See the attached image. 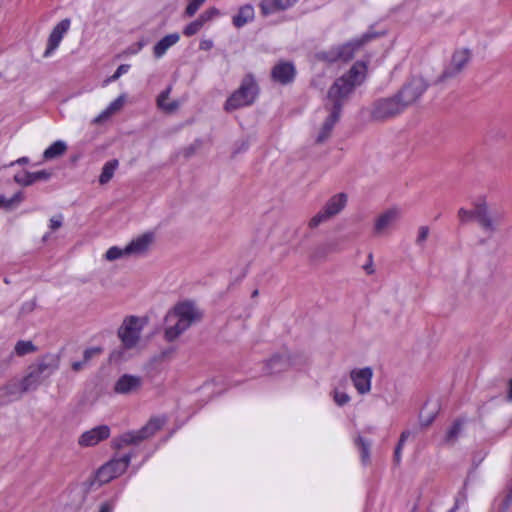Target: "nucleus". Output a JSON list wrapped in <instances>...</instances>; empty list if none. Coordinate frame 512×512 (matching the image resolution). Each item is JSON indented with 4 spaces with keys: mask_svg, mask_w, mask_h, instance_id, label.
<instances>
[{
    "mask_svg": "<svg viewBox=\"0 0 512 512\" xmlns=\"http://www.w3.org/2000/svg\"><path fill=\"white\" fill-rule=\"evenodd\" d=\"M365 71V64L357 62L346 74L337 78L328 89L324 100V109L328 112V116L316 137V143H324L330 137L335 124L340 119L342 107L354 89L363 82Z\"/></svg>",
    "mask_w": 512,
    "mask_h": 512,
    "instance_id": "f257e3e1",
    "label": "nucleus"
},
{
    "mask_svg": "<svg viewBox=\"0 0 512 512\" xmlns=\"http://www.w3.org/2000/svg\"><path fill=\"white\" fill-rule=\"evenodd\" d=\"M202 313L189 301L177 304L165 318V339L169 342L175 341L192 324L200 321Z\"/></svg>",
    "mask_w": 512,
    "mask_h": 512,
    "instance_id": "f03ea898",
    "label": "nucleus"
},
{
    "mask_svg": "<svg viewBox=\"0 0 512 512\" xmlns=\"http://www.w3.org/2000/svg\"><path fill=\"white\" fill-rule=\"evenodd\" d=\"M59 362L57 355L47 354L31 364L27 375L21 380V391L36 390L59 368Z\"/></svg>",
    "mask_w": 512,
    "mask_h": 512,
    "instance_id": "7ed1b4c3",
    "label": "nucleus"
},
{
    "mask_svg": "<svg viewBox=\"0 0 512 512\" xmlns=\"http://www.w3.org/2000/svg\"><path fill=\"white\" fill-rule=\"evenodd\" d=\"M259 94V86L252 74L243 77L241 84L226 100L224 109L227 112L253 104Z\"/></svg>",
    "mask_w": 512,
    "mask_h": 512,
    "instance_id": "20e7f679",
    "label": "nucleus"
},
{
    "mask_svg": "<svg viewBox=\"0 0 512 512\" xmlns=\"http://www.w3.org/2000/svg\"><path fill=\"white\" fill-rule=\"evenodd\" d=\"M504 217L502 209L489 207L485 200L476 202V222L485 233L491 235L497 232Z\"/></svg>",
    "mask_w": 512,
    "mask_h": 512,
    "instance_id": "39448f33",
    "label": "nucleus"
},
{
    "mask_svg": "<svg viewBox=\"0 0 512 512\" xmlns=\"http://www.w3.org/2000/svg\"><path fill=\"white\" fill-rule=\"evenodd\" d=\"M405 110L403 104L397 97L380 98L374 101L368 109L370 120L373 122H384L396 117Z\"/></svg>",
    "mask_w": 512,
    "mask_h": 512,
    "instance_id": "423d86ee",
    "label": "nucleus"
},
{
    "mask_svg": "<svg viewBox=\"0 0 512 512\" xmlns=\"http://www.w3.org/2000/svg\"><path fill=\"white\" fill-rule=\"evenodd\" d=\"M164 421L159 418L150 419L145 426L138 431H131L122 434L114 440V447L122 449L128 445H137L140 442L153 436L163 426Z\"/></svg>",
    "mask_w": 512,
    "mask_h": 512,
    "instance_id": "0eeeda50",
    "label": "nucleus"
},
{
    "mask_svg": "<svg viewBox=\"0 0 512 512\" xmlns=\"http://www.w3.org/2000/svg\"><path fill=\"white\" fill-rule=\"evenodd\" d=\"M347 194L338 193L333 195L324 205V207L315 214L308 222L311 229L317 228L320 224L329 221L334 216L338 215L347 204Z\"/></svg>",
    "mask_w": 512,
    "mask_h": 512,
    "instance_id": "6e6552de",
    "label": "nucleus"
},
{
    "mask_svg": "<svg viewBox=\"0 0 512 512\" xmlns=\"http://www.w3.org/2000/svg\"><path fill=\"white\" fill-rule=\"evenodd\" d=\"M373 37L374 35L364 34L359 39L348 42L342 46L332 48L327 52H322L318 56L320 59L328 62H336L338 60L345 62L349 61L354 57L355 52Z\"/></svg>",
    "mask_w": 512,
    "mask_h": 512,
    "instance_id": "1a4fd4ad",
    "label": "nucleus"
},
{
    "mask_svg": "<svg viewBox=\"0 0 512 512\" xmlns=\"http://www.w3.org/2000/svg\"><path fill=\"white\" fill-rule=\"evenodd\" d=\"M472 53L468 48H462L454 51L450 63L444 68L443 72L438 76L435 84L444 83L450 79L457 77L469 64Z\"/></svg>",
    "mask_w": 512,
    "mask_h": 512,
    "instance_id": "9d476101",
    "label": "nucleus"
},
{
    "mask_svg": "<svg viewBox=\"0 0 512 512\" xmlns=\"http://www.w3.org/2000/svg\"><path fill=\"white\" fill-rule=\"evenodd\" d=\"M429 84L420 76L411 77L396 93L404 108L414 104L427 90Z\"/></svg>",
    "mask_w": 512,
    "mask_h": 512,
    "instance_id": "9b49d317",
    "label": "nucleus"
},
{
    "mask_svg": "<svg viewBox=\"0 0 512 512\" xmlns=\"http://www.w3.org/2000/svg\"><path fill=\"white\" fill-rule=\"evenodd\" d=\"M143 325V319L136 316H128L123 320L118 336L125 348L131 349L137 345Z\"/></svg>",
    "mask_w": 512,
    "mask_h": 512,
    "instance_id": "f8f14e48",
    "label": "nucleus"
},
{
    "mask_svg": "<svg viewBox=\"0 0 512 512\" xmlns=\"http://www.w3.org/2000/svg\"><path fill=\"white\" fill-rule=\"evenodd\" d=\"M131 461V455L127 454L118 459H112L101 466L95 476V481L99 484H105L112 479L122 475L127 470Z\"/></svg>",
    "mask_w": 512,
    "mask_h": 512,
    "instance_id": "ddd939ff",
    "label": "nucleus"
},
{
    "mask_svg": "<svg viewBox=\"0 0 512 512\" xmlns=\"http://www.w3.org/2000/svg\"><path fill=\"white\" fill-rule=\"evenodd\" d=\"M155 241L153 232H146L132 240L124 249L113 246L107 250L104 256H123L124 254H144L149 251Z\"/></svg>",
    "mask_w": 512,
    "mask_h": 512,
    "instance_id": "4468645a",
    "label": "nucleus"
},
{
    "mask_svg": "<svg viewBox=\"0 0 512 512\" xmlns=\"http://www.w3.org/2000/svg\"><path fill=\"white\" fill-rule=\"evenodd\" d=\"M400 217L401 211L396 207L385 210L375 218L372 234L375 237L390 235Z\"/></svg>",
    "mask_w": 512,
    "mask_h": 512,
    "instance_id": "2eb2a0df",
    "label": "nucleus"
},
{
    "mask_svg": "<svg viewBox=\"0 0 512 512\" xmlns=\"http://www.w3.org/2000/svg\"><path fill=\"white\" fill-rule=\"evenodd\" d=\"M143 385V379L137 375L123 374L113 386V391L119 395H131L138 393Z\"/></svg>",
    "mask_w": 512,
    "mask_h": 512,
    "instance_id": "dca6fc26",
    "label": "nucleus"
},
{
    "mask_svg": "<svg viewBox=\"0 0 512 512\" xmlns=\"http://www.w3.org/2000/svg\"><path fill=\"white\" fill-rule=\"evenodd\" d=\"M295 76L296 69L292 62L280 61L271 70L272 80L282 85L293 82Z\"/></svg>",
    "mask_w": 512,
    "mask_h": 512,
    "instance_id": "f3484780",
    "label": "nucleus"
},
{
    "mask_svg": "<svg viewBox=\"0 0 512 512\" xmlns=\"http://www.w3.org/2000/svg\"><path fill=\"white\" fill-rule=\"evenodd\" d=\"M110 436V428L107 425L97 426L89 431L84 432L79 440L78 444L83 447L95 446L99 442L107 439Z\"/></svg>",
    "mask_w": 512,
    "mask_h": 512,
    "instance_id": "a211bd4d",
    "label": "nucleus"
},
{
    "mask_svg": "<svg viewBox=\"0 0 512 512\" xmlns=\"http://www.w3.org/2000/svg\"><path fill=\"white\" fill-rule=\"evenodd\" d=\"M373 376L372 369L365 367L362 369L352 370L350 378L353 382L354 387L359 394H366L371 390V379Z\"/></svg>",
    "mask_w": 512,
    "mask_h": 512,
    "instance_id": "6ab92c4d",
    "label": "nucleus"
},
{
    "mask_svg": "<svg viewBox=\"0 0 512 512\" xmlns=\"http://www.w3.org/2000/svg\"><path fill=\"white\" fill-rule=\"evenodd\" d=\"M70 20L63 19L52 30L49 35L47 48L44 52V57H48L59 46L64 34L69 30Z\"/></svg>",
    "mask_w": 512,
    "mask_h": 512,
    "instance_id": "aec40b11",
    "label": "nucleus"
},
{
    "mask_svg": "<svg viewBox=\"0 0 512 512\" xmlns=\"http://www.w3.org/2000/svg\"><path fill=\"white\" fill-rule=\"evenodd\" d=\"M291 365L288 354H276L265 363V371L267 374L273 375L288 369Z\"/></svg>",
    "mask_w": 512,
    "mask_h": 512,
    "instance_id": "412c9836",
    "label": "nucleus"
},
{
    "mask_svg": "<svg viewBox=\"0 0 512 512\" xmlns=\"http://www.w3.org/2000/svg\"><path fill=\"white\" fill-rule=\"evenodd\" d=\"M52 173L47 170L37 172L25 171L23 175L16 174L14 181L22 186H30L37 181H47L50 179Z\"/></svg>",
    "mask_w": 512,
    "mask_h": 512,
    "instance_id": "4be33fe9",
    "label": "nucleus"
},
{
    "mask_svg": "<svg viewBox=\"0 0 512 512\" xmlns=\"http://www.w3.org/2000/svg\"><path fill=\"white\" fill-rule=\"evenodd\" d=\"M297 0H263L260 3V10L264 16H268L277 11L286 10L291 7Z\"/></svg>",
    "mask_w": 512,
    "mask_h": 512,
    "instance_id": "5701e85b",
    "label": "nucleus"
},
{
    "mask_svg": "<svg viewBox=\"0 0 512 512\" xmlns=\"http://www.w3.org/2000/svg\"><path fill=\"white\" fill-rule=\"evenodd\" d=\"M180 39V36L178 33H172L168 34L165 37H163L160 41H158L154 48H153V54L155 58H161L166 51L175 45Z\"/></svg>",
    "mask_w": 512,
    "mask_h": 512,
    "instance_id": "b1692460",
    "label": "nucleus"
},
{
    "mask_svg": "<svg viewBox=\"0 0 512 512\" xmlns=\"http://www.w3.org/2000/svg\"><path fill=\"white\" fill-rule=\"evenodd\" d=\"M465 421L463 419H456L452 426L447 430L444 438L443 445L452 446L456 443L459 436L463 432Z\"/></svg>",
    "mask_w": 512,
    "mask_h": 512,
    "instance_id": "393cba45",
    "label": "nucleus"
},
{
    "mask_svg": "<svg viewBox=\"0 0 512 512\" xmlns=\"http://www.w3.org/2000/svg\"><path fill=\"white\" fill-rule=\"evenodd\" d=\"M254 18V9L251 5H244L239 8L238 13L233 16L232 23L236 28H241Z\"/></svg>",
    "mask_w": 512,
    "mask_h": 512,
    "instance_id": "a878e982",
    "label": "nucleus"
},
{
    "mask_svg": "<svg viewBox=\"0 0 512 512\" xmlns=\"http://www.w3.org/2000/svg\"><path fill=\"white\" fill-rule=\"evenodd\" d=\"M67 150V145L64 141L58 140L51 144L43 153L45 160H52L62 156Z\"/></svg>",
    "mask_w": 512,
    "mask_h": 512,
    "instance_id": "bb28decb",
    "label": "nucleus"
},
{
    "mask_svg": "<svg viewBox=\"0 0 512 512\" xmlns=\"http://www.w3.org/2000/svg\"><path fill=\"white\" fill-rule=\"evenodd\" d=\"M118 165L119 162L117 159L106 162L99 176V183L102 185L107 184L112 179L115 170L118 168Z\"/></svg>",
    "mask_w": 512,
    "mask_h": 512,
    "instance_id": "cd10ccee",
    "label": "nucleus"
},
{
    "mask_svg": "<svg viewBox=\"0 0 512 512\" xmlns=\"http://www.w3.org/2000/svg\"><path fill=\"white\" fill-rule=\"evenodd\" d=\"M2 393L6 397H19L24 392L21 391V381L11 382L2 388Z\"/></svg>",
    "mask_w": 512,
    "mask_h": 512,
    "instance_id": "c85d7f7f",
    "label": "nucleus"
},
{
    "mask_svg": "<svg viewBox=\"0 0 512 512\" xmlns=\"http://www.w3.org/2000/svg\"><path fill=\"white\" fill-rule=\"evenodd\" d=\"M15 352L19 356H23L32 353L36 350V347L31 341H18L14 348Z\"/></svg>",
    "mask_w": 512,
    "mask_h": 512,
    "instance_id": "c756f323",
    "label": "nucleus"
},
{
    "mask_svg": "<svg viewBox=\"0 0 512 512\" xmlns=\"http://www.w3.org/2000/svg\"><path fill=\"white\" fill-rule=\"evenodd\" d=\"M458 218L461 223H467L471 220L476 221V202L473 204V209L471 210L460 208L458 210Z\"/></svg>",
    "mask_w": 512,
    "mask_h": 512,
    "instance_id": "7c9ffc66",
    "label": "nucleus"
},
{
    "mask_svg": "<svg viewBox=\"0 0 512 512\" xmlns=\"http://www.w3.org/2000/svg\"><path fill=\"white\" fill-rule=\"evenodd\" d=\"M357 266L360 267L367 275L373 274L376 269L373 258H358Z\"/></svg>",
    "mask_w": 512,
    "mask_h": 512,
    "instance_id": "2f4dec72",
    "label": "nucleus"
},
{
    "mask_svg": "<svg viewBox=\"0 0 512 512\" xmlns=\"http://www.w3.org/2000/svg\"><path fill=\"white\" fill-rule=\"evenodd\" d=\"M203 25L204 23L198 17L196 20L192 21L184 28L183 34L188 37L193 36L200 31Z\"/></svg>",
    "mask_w": 512,
    "mask_h": 512,
    "instance_id": "473e14b6",
    "label": "nucleus"
},
{
    "mask_svg": "<svg viewBox=\"0 0 512 512\" xmlns=\"http://www.w3.org/2000/svg\"><path fill=\"white\" fill-rule=\"evenodd\" d=\"M206 0H188V5L185 10V15L192 17L196 14L198 9L204 4Z\"/></svg>",
    "mask_w": 512,
    "mask_h": 512,
    "instance_id": "72a5a7b5",
    "label": "nucleus"
},
{
    "mask_svg": "<svg viewBox=\"0 0 512 512\" xmlns=\"http://www.w3.org/2000/svg\"><path fill=\"white\" fill-rule=\"evenodd\" d=\"M430 233V229L426 225H422L418 228L417 237L415 239V243L418 246H423L425 241L427 240Z\"/></svg>",
    "mask_w": 512,
    "mask_h": 512,
    "instance_id": "f704fd0d",
    "label": "nucleus"
},
{
    "mask_svg": "<svg viewBox=\"0 0 512 512\" xmlns=\"http://www.w3.org/2000/svg\"><path fill=\"white\" fill-rule=\"evenodd\" d=\"M356 444L361 449V457L363 462H367L369 460V449L370 444L365 442L362 437H358L356 440Z\"/></svg>",
    "mask_w": 512,
    "mask_h": 512,
    "instance_id": "c9c22d12",
    "label": "nucleus"
},
{
    "mask_svg": "<svg viewBox=\"0 0 512 512\" xmlns=\"http://www.w3.org/2000/svg\"><path fill=\"white\" fill-rule=\"evenodd\" d=\"M333 398L338 406H343L347 404L350 400V396L347 393L340 392L338 390L334 391Z\"/></svg>",
    "mask_w": 512,
    "mask_h": 512,
    "instance_id": "e433bc0d",
    "label": "nucleus"
},
{
    "mask_svg": "<svg viewBox=\"0 0 512 512\" xmlns=\"http://www.w3.org/2000/svg\"><path fill=\"white\" fill-rule=\"evenodd\" d=\"M24 195L22 192H17L11 198H6L5 209H11L14 204H19L23 201Z\"/></svg>",
    "mask_w": 512,
    "mask_h": 512,
    "instance_id": "4c0bfd02",
    "label": "nucleus"
},
{
    "mask_svg": "<svg viewBox=\"0 0 512 512\" xmlns=\"http://www.w3.org/2000/svg\"><path fill=\"white\" fill-rule=\"evenodd\" d=\"M102 349L100 347H92L88 348L83 353V361L87 364L91 358L101 353Z\"/></svg>",
    "mask_w": 512,
    "mask_h": 512,
    "instance_id": "58836bf2",
    "label": "nucleus"
},
{
    "mask_svg": "<svg viewBox=\"0 0 512 512\" xmlns=\"http://www.w3.org/2000/svg\"><path fill=\"white\" fill-rule=\"evenodd\" d=\"M219 14V11L216 8H209L206 11H204L199 18L202 20V22L205 24L206 22L210 21L212 18L217 16Z\"/></svg>",
    "mask_w": 512,
    "mask_h": 512,
    "instance_id": "ea45409f",
    "label": "nucleus"
},
{
    "mask_svg": "<svg viewBox=\"0 0 512 512\" xmlns=\"http://www.w3.org/2000/svg\"><path fill=\"white\" fill-rule=\"evenodd\" d=\"M62 224H63V215L57 214V215L51 217L49 227H50L51 231H56L62 226Z\"/></svg>",
    "mask_w": 512,
    "mask_h": 512,
    "instance_id": "a19ab883",
    "label": "nucleus"
},
{
    "mask_svg": "<svg viewBox=\"0 0 512 512\" xmlns=\"http://www.w3.org/2000/svg\"><path fill=\"white\" fill-rule=\"evenodd\" d=\"M129 68H130V65H128V64H121L117 68L115 73L107 80V82L116 81L121 75L127 73Z\"/></svg>",
    "mask_w": 512,
    "mask_h": 512,
    "instance_id": "79ce46f5",
    "label": "nucleus"
},
{
    "mask_svg": "<svg viewBox=\"0 0 512 512\" xmlns=\"http://www.w3.org/2000/svg\"><path fill=\"white\" fill-rule=\"evenodd\" d=\"M123 103H124L123 96H119L117 99H115L113 102L110 103V105L107 107V109L112 114H114L115 112H117L118 110L121 109V107L123 106Z\"/></svg>",
    "mask_w": 512,
    "mask_h": 512,
    "instance_id": "37998d69",
    "label": "nucleus"
},
{
    "mask_svg": "<svg viewBox=\"0 0 512 512\" xmlns=\"http://www.w3.org/2000/svg\"><path fill=\"white\" fill-rule=\"evenodd\" d=\"M435 417H436L435 412L428 413L426 416L423 413H421L420 423L422 426L428 427L434 421Z\"/></svg>",
    "mask_w": 512,
    "mask_h": 512,
    "instance_id": "c03bdc74",
    "label": "nucleus"
},
{
    "mask_svg": "<svg viewBox=\"0 0 512 512\" xmlns=\"http://www.w3.org/2000/svg\"><path fill=\"white\" fill-rule=\"evenodd\" d=\"M171 88L168 87L164 91L160 93V95L157 98V104L159 107H165L166 100L169 98Z\"/></svg>",
    "mask_w": 512,
    "mask_h": 512,
    "instance_id": "a18cd8bd",
    "label": "nucleus"
},
{
    "mask_svg": "<svg viewBox=\"0 0 512 512\" xmlns=\"http://www.w3.org/2000/svg\"><path fill=\"white\" fill-rule=\"evenodd\" d=\"M111 115H113L107 108L101 113L99 114L94 120L93 122L96 123V124H99L105 120H107Z\"/></svg>",
    "mask_w": 512,
    "mask_h": 512,
    "instance_id": "49530a36",
    "label": "nucleus"
},
{
    "mask_svg": "<svg viewBox=\"0 0 512 512\" xmlns=\"http://www.w3.org/2000/svg\"><path fill=\"white\" fill-rule=\"evenodd\" d=\"M200 50L208 51L213 48V41L210 39H203L199 44Z\"/></svg>",
    "mask_w": 512,
    "mask_h": 512,
    "instance_id": "de8ad7c7",
    "label": "nucleus"
},
{
    "mask_svg": "<svg viewBox=\"0 0 512 512\" xmlns=\"http://www.w3.org/2000/svg\"><path fill=\"white\" fill-rule=\"evenodd\" d=\"M114 509V504L112 501H107L101 504L99 512H112Z\"/></svg>",
    "mask_w": 512,
    "mask_h": 512,
    "instance_id": "09e8293b",
    "label": "nucleus"
},
{
    "mask_svg": "<svg viewBox=\"0 0 512 512\" xmlns=\"http://www.w3.org/2000/svg\"><path fill=\"white\" fill-rule=\"evenodd\" d=\"M178 107H179L178 102L177 101H173V102L168 103V104L165 103V107H160V108L171 113V112L175 111Z\"/></svg>",
    "mask_w": 512,
    "mask_h": 512,
    "instance_id": "8fccbe9b",
    "label": "nucleus"
},
{
    "mask_svg": "<svg viewBox=\"0 0 512 512\" xmlns=\"http://www.w3.org/2000/svg\"><path fill=\"white\" fill-rule=\"evenodd\" d=\"M34 308H35V301L32 300V301H29V302L23 304L21 311L25 312V313H29V312H32L34 310Z\"/></svg>",
    "mask_w": 512,
    "mask_h": 512,
    "instance_id": "3c124183",
    "label": "nucleus"
},
{
    "mask_svg": "<svg viewBox=\"0 0 512 512\" xmlns=\"http://www.w3.org/2000/svg\"><path fill=\"white\" fill-rule=\"evenodd\" d=\"M29 161L30 160L28 157H21V158L17 159L16 161L9 163L7 166L11 167V166H14L15 164L25 165V164H28Z\"/></svg>",
    "mask_w": 512,
    "mask_h": 512,
    "instance_id": "603ef678",
    "label": "nucleus"
},
{
    "mask_svg": "<svg viewBox=\"0 0 512 512\" xmlns=\"http://www.w3.org/2000/svg\"><path fill=\"white\" fill-rule=\"evenodd\" d=\"M86 365V363L82 360V361H77V362H74L72 363V369L75 371V372H78L80 371L84 366Z\"/></svg>",
    "mask_w": 512,
    "mask_h": 512,
    "instance_id": "864d4df0",
    "label": "nucleus"
},
{
    "mask_svg": "<svg viewBox=\"0 0 512 512\" xmlns=\"http://www.w3.org/2000/svg\"><path fill=\"white\" fill-rule=\"evenodd\" d=\"M402 448H403V446H399V443L397 444V446L395 448L394 459H395V462H397V463L400 461Z\"/></svg>",
    "mask_w": 512,
    "mask_h": 512,
    "instance_id": "5fc2aeb1",
    "label": "nucleus"
},
{
    "mask_svg": "<svg viewBox=\"0 0 512 512\" xmlns=\"http://www.w3.org/2000/svg\"><path fill=\"white\" fill-rule=\"evenodd\" d=\"M410 435V432L409 431H404L402 432L401 436H400V439H399V446H403L405 441L407 440V438L409 437Z\"/></svg>",
    "mask_w": 512,
    "mask_h": 512,
    "instance_id": "6e6d98bb",
    "label": "nucleus"
},
{
    "mask_svg": "<svg viewBox=\"0 0 512 512\" xmlns=\"http://www.w3.org/2000/svg\"><path fill=\"white\" fill-rule=\"evenodd\" d=\"M507 400L512 401V378L508 382Z\"/></svg>",
    "mask_w": 512,
    "mask_h": 512,
    "instance_id": "4d7b16f0",
    "label": "nucleus"
},
{
    "mask_svg": "<svg viewBox=\"0 0 512 512\" xmlns=\"http://www.w3.org/2000/svg\"><path fill=\"white\" fill-rule=\"evenodd\" d=\"M501 502L510 506L512 504V496L505 494L504 497L502 498Z\"/></svg>",
    "mask_w": 512,
    "mask_h": 512,
    "instance_id": "13d9d810",
    "label": "nucleus"
},
{
    "mask_svg": "<svg viewBox=\"0 0 512 512\" xmlns=\"http://www.w3.org/2000/svg\"><path fill=\"white\" fill-rule=\"evenodd\" d=\"M501 502L510 506L512 504V496L505 494L504 497L502 498Z\"/></svg>",
    "mask_w": 512,
    "mask_h": 512,
    "instance_id": "bf43d9fd",
    "label": "nucleus"
},
{
    "mask_svg": "<svg viewBox=\"0 0 512 512\" xmlns=\"http://www.w3.org/2000/svg\"><path fill=\"white\" fill-rule=\"evenodd\" d=\"M510 506L500 502L498 512H507Z\"/></svg>",
    "mask_w": 512,
    "mask_h": 512,
    "instance_id": "052dcab7",
    "label": "nucleus"
},
{
    "mask_svg": "<svg viewBox=\"0 0 512 512\" xmlns=\"http://www.w3.org/2000/svg\"><path fill=\"white\" fill-rule=\"evenodd\" d=\"M5 203H6V197L3 195H0V207L5 208Z\"/></svg>",
    "mask_w": 512,
    "mask_h": 512,
    "instance_id": "680f3d73",
    "label": "nucleus"
},
{
    "mask_svg": "<svg viewBox=\"0 0 512 512\" xmlns=\"http://www.w3.org/2000/svg\"><path fill=\"white\" fill-rule=\"evenodd\" d=\"M506 494L512 496V485L508 488Z\"/></svg>",
    "mask_w": 512,
    "mask_h": 512,
    "instance_id": "e2e57ef3",
    "label": "nucleus"
},
{
    "mask_svg": "<svg viewBox=\"0 0 512 512\" xmlns=\"http://www.w3.org/2000/svg\"><path fill=\"white\" fill-rule=\"evenodd\" d=\"M257 295H258V290H254V291L252 292V297H256Z\"/></svg>",
    "mask_w": 512,
    "mask_h": 512,
    "instance_id": "0e129e2a",
    "label": "nucleus"
},
{
    "mask_svg": "<svg viewBox=\"0 0 512 512\" xmlns=\"http://www.w3.org/2000/svg\"><path fill=\"white\" fill-rule=\"evenodd\" d=\"M137 45H138V48H137V51H138L142 48V43H138ZM134 52H136V50Z\"/></svg>",
    "mask_w": 512,
    "mask_h": 512,
    "instance_id": "69168bd1",
    "label": "nucleus"
}]
</instances>
